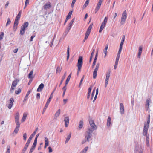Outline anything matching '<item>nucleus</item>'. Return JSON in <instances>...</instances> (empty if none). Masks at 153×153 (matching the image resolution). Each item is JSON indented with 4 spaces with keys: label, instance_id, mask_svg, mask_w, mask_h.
Segmentation results:
<instances>
[{
    "label": "nucleus",
    "instance_id": "nucleus-1",
    "mask_svg": "<svg viewBox=\"0 0 153 153\" xmlns=\"http://www.w3.org/2000/svg\"><path fill=\"white\" fill-rule=\"evenodd\" d=\"M19 81V79H16L14 80L12 82L11 88L10 90V94H12L13 93Z\"/></svg>",
    "mask_w": 153,
    "mask_h": 153
},
{
    "label": "nucleus",
    "instance_id": "nucleus-2",
    "mask_svg": "<svg viewBox=\"0 0 153 153\" xmlns=\"http://www.w3.org/2000/svg\"><path fill=\"white\" fill-rule=\"evenodd\" d=\"M93 131L92 129L91 128L89 129L88 131H86L85 134V137L87 139V141L88 142H89V139L91 138V134Z\"/></svg>",
    "mask_w": 153,
    "mask_h": 153
},
{
    "label": "nucleus",
    "instance_id": "nucleus-3",
    "mask_svg": "<svg viewBox=\"0 0 153 153\" xmlns=\"http://www.w3.org/2000/svg\"><path fill=\"white\" fill-rule=\"evenodd\" d=\"M127 19V13L126 10L123 11L122 14V17L121 19L120 24L121 25H123Z\"/></svg>",
    "mask_w": 153,
    "mask_h": 153
},
{
    "label": "nucleus",
    "instance_id": "nucleus-4",
    "mask_svg": "<svg viewBox=\"0 0 153 153\" xmlns=\"http://www.w3.org/2000/svg\"><path fill=\"white\" fill-rule=\"evenodd\" d=\"M150 115L149 114L148 115V119L147 123H145L144 126V134H146L147 130H148L150 123Z\"/></svg>",
    "mask_w": 153,
    "mask_h": 153
},
{
    "label": "nucleus",
    "instance_id": "nucleus-5",
    "mask_svg": "<svg viewBox=\"0 0 153 153\" xmlns=\"http://www.w3.org/2000/svg\"><path fill=\"white\" fill-rule=\"evenodd\" d=\"M28 22H25L23 25L21 26L20 30V34L22 35H23L25 32V29L28 26Z\"/></svg>",
    "mask_w": 153,
    "mask_h": 153
},
{
    "label": "nucleus",
    "instance_id": "nucleus-6",
    "mask_svg": "<svg viewBox=\"0 0 153 153\" xmlns=\"http://www.w3.org/2000/svg\"><path fill=\"white\" fill-rule=\"evenodd\" d=\"M92 27V24H90V25L89 26L85 34V37L84 41V42L85 41V40L87 39H88L91 32Z\"/></svg>",
    "mask_w": 153,
    "mask_h": 153
},
{
    "label": "nucleus",
    "instance_id": "nucleus-7",
    "mask_svg": "<svg viewBox=\"0 0 153 153\" xmlns=\"http://www.w3.org/2000/svg\"><path fill=\"white\" fill-rule=\"evenodd\" d=\"M82 56H79L78 60V63L77 66L78 67V71H80L81 70V68L82 67L83 61H82Z\"/></svg>",
    "mask_w": 153,
    "mask_h": 153
},
{
    "label": "nucleus",
    "instance_id": "nucleus-8",
    "mask_svg": "<svg viewBox=\"0 0 153 153\" xmlns=\"http://www.w3.org/2000/svg\"><path fill=\"white\" fill-rule=\"evenodd\" d=\"M108 20V18L106 17H105V18L104 21L102 22V24L100 26V28L99 29V32L101 33L105 27L106 25V24Z\"/></svg>",
    "mask_w": 153,
    "mask_h": 153
},
{
    "label": "nucleus",
    "instance_id": "nucleus-9",
    "mask_svg": "<svg viewBox=\"0 0 153 153\" xmlns=\"http://www.w3.org/2000/svg\"><path fill=\"white\" fill-rule=\"evenodd\" d=\"M111 71L110 70H108L106 72V78L105 80V87H106L108 84V82L109 81V78L110 76Z\"/></svg>",
    "mask_w": 153,
    "mask_h": 153
},
{
    "label": "nucleus",
    "instance_id": "nucleus-10",
    "mask_svg": "<svg viewBox=\"0 0 153 153\" xmlns=\"http://www.w3.org/2000/svg\"><path fill=\"white\" fill-rule=\"evenodd\" d=\"M99 67V63H98L96 66V68L93 73V78L95 79L97 76V71H98Z\"/></svg>",
    "mask_w": 153,
    "mask_h": 153
},
{
    "label": "nucleus",
    "instance_id": "nucleus-11",
    "mask_svg": "<svg viewBox=\"0 0 153 153\" xmlns=\"http://www.w3.org/2000/svg\"><path fill=\"white\" fill-rule=\"evenodd\" d=\"M148 130H147L146 134H144V130H143V134L144 135L146 136V144L148 146H149V138L148 135H147Z\"/></svg>",
    "mask_w": 153,
    "mask_h": 153
},
{
    "label": "nucleus",
    "instance_id": "nucleus-12",
    "mask_svg": "<svg viewBox=\"0 0 153 153\" xmlns=\"http://www.w3.org/2000/svg\"><path fill=\"white\" fill-rule=\"evenodd\" d=\"M19 113H16L15 117V120L17 124H20L19 123Z\"/></svg>",
    "mask_w": 153,
    "mask_h": 153
},
{
    "label": "nucleus",
    "instance_id": "nucleus-13",
    "mask_svg": "<svg viewBox=\"0 0 153 153\" xmlns=\"http://www.w3.org/2000/svg\"><path fill=\"white\" fill-rule=\"evenodd\" d=\"M102 1H99L98 3L97 4L95 10V13H97L99 10L102 3Z\"/></svg>",
    "mask_w": 153,
    "mask_h": 153
},
{
    "label": "nucleus",
    "instance_id": "nucleus-14",
    "mask_svg": "<svg viewBox=\"0 0 153 153\" xmlns=\"http://www.w3.org/2000/svg\"><path fill=\"white\" fill-rule=\"evenodd\" d=\"M10 103L8 105V108L9 109H10L13 105V102H14L13 98L12 97L9 100Z\"/></svg>",
    "mask_w": 153,
    "mask_h": 153
},
{
    "label": "nucleus",
    "instance_id": "nucleus-15",
    "mask_svg": "<svg viewBox=\"0 0 153 153\" xmlns=\"http://www.w3.org/2000/svg\"><path fill=\"white\" fill-rule=\"evenodd\" d=\"M120 112L121 114H123L124 113V108L123 104L121 103L120 105Z\"/></svg>",
    "mask_w": 153,
    "mask_h": 153
},
{
    "label": "nucleus",
    "instance_id": "nucleus-16",
    "mask_svg": "<svg viewBox=\"0 0 153 153\" xmlns=\"http://www.w3.org/2000/svg\"><path fill=\"white\" fill-rule=\"evenodd\" d=\"M19 20H17V19H15V20L13 27V30L14 31H16L17 29V26L19 23Z\"/></svg>",
    "mask_w": 153,
    "mask_h": 153
},
{
    "label": "nucleus",
    "instance_id": "nucleus-17",
    "mask_svg": "<svg viewBox=\"0 0 153 153\" xmlns=\"http://www.w3.org/2000/svg\"><path fill=\"white\" fill-rule=\"evenodd\" d=\"M91 127L94 128V129H96L97 128V127L96 125H95L93 120H90L89 121Z\"/></svg>",
    "mask_w": 153,
    "mask_h": 153
},
{
    "label": "nucleus",
    "instance_id": "nucleus-18",
    "mask_svg": "<svg viewBox=\"0 0 153 153\" xmlns=\"http://www.w3.org/2000/svg\"><path fill=\"white\" fill-rule=\"evenodd\" d=\"M44 87V85L43 83H41L39 86L38 88L37 91L38 92L41 91Z\"/></svg>",
    "mask_w": 153,
    "mask_h": 153
},
{
    "label": "nucleus",
    "instance_id": "nucleus-19",
    "mask_svg": "<svg viewBox=\"0 0 153 153\" xmlns=\"http://www.w3.org/2000/svg\"><path fill=\"white\" fill-rule=\"evenodd\" d=\"M69 118L68 117H65L64 119V121L65 124V126L66 127H68L69 123Z\"/></svg>",
    "mask_w": 153,
    "mask_h": 153
},
{
    "label": "nucleus",
    "instance_id": "nucleus-20",
    "mask_svg": "<svg viewBox=\"0 0 153 153\" xmlns=\"http://www.w3.org/2000/svg\"><path fill=\"white\" fill-rule=\"evenodd\" d=\"M49 145V141L47 137L45 138V146L44 148L45 149L46 147Z\"/></svg>",
    "mask_w": 153,
    "mask_h": 153
},
{
    "label": "nucleus",
    "instance_id": "nucleus-21",
    "mask_svg": "<svg viewBox=\"0 0 153 153\" xmlns=\"http://www.w3.org/2000/svg\"><path fill=\"white\" fill-rule=\"evenodd\" d=\"M142 47L141 46H140L139 48V52L138 54V57L139 58H140V57L142 51Z\"/></svg>",
    "mask_w": 153,
    "mask_h": 153
},
{
    "label": "nucleus",
    "instance_id": "nucleus-22",
    "mask_svg": "<svg viewBox=\"0 0 153 153\" xmlns=\"http://www.w3.org/2000/svg\"><path fill=\"white\" fill-rule=\"evenodd\" d=\"M151 100L149 98L147 99L146 101V106L147 107V110L149 109V103H151Z\"/></svg>",
    "mask_w": 153,
    "mask_h": 153
},
{
    "label": "nucleus",
    "instance_id": "nucleus-23",
    "mask_svg": "<svg viewBox=\"0 0 153 153\" xmlns=\"http://www.w3.org/2000/svg\"><path fill=\"white\" fill-rule=\"evenodd\" d=\"M20 124H16V126L15 128L14 129V132L16 134H17L19 130Z\"/></svg>",
    "mask_w": 153,
    "mask_h": 153
},
{
    "label": "nucleus",
    "instance_id": "nucleus-24",
    "mask_svg": "<svg viewBox=\"0 0 153 153\" xmlns=\"http://www.w3.org/2000/svg\"><path fill=\"white\" fill-rule=\"evenodd\" d=\"M107 126H110L111 124V118L110 117H108L107 121Z\"/></svg>",
    "mask_w": 153,
    "mask_h": 153
},
{
    "label": "nucleus",
    "instance_id": "nucleus-25",
    "mask_svg": "<svg viewBox=\"0 0 153 153\" xmlns=\"http://www.w3.org/2000/svg\"><path fill=\"white\" fill-rule=\"evenodd\" d=\"M27 114L26 113H24L23 114V116L21 120V121L22 122H23L25 121V120L26 119V118L27 117Z\"/></svg>",
    "mask_w": 153,
    "mask_h": 153
},
{
    "label": "nucleus",
    "instance_id": "nucleus-26",
    "mask_svg": "<svg viewBox=\"0 0 153 153\" xmlns=\"http://www.w3.org/2000/svg\"><path fill=\"white\" fill-rule=\"evenodd\" d=\"M31 90H29L28 91L23 100L24 102L27 100L28 96L31 92Z\"/></svg>",
    "mask_w": 153,
    "mask_h": 153
},
{
    "label": "nucleus",
    "instance_id": "nucleus-27",
    "mask_svg": "<svg viewBox=\"0 0 153 153\" xmlns=\"http://www.w3.org/2000/svg\"><path fill=\"white\" fill-rule=\"evenodd\" d=\"M122 50V48H119V51H118V53H117V56L116 59H119L120 57V54H121V53Z\"/></svg>",
    "mask_w": 153,
    "mask_h": 153
},
{
    "label": "nucleus",
    "instance_id": "nucleus-28",
    "mask_svg": "<svg viewBox=\"0 0 153 153\" xmlns=\"http://www.w3.org/2000/svg\"><path fill=\"white\" fill-rule=\"evenodd\" d=\"M21 13H22V11L21 10L20 11H19V12L18 14L17 15V16H16L15 19H17V20H19L20 19V18Z\"/></svg>",
    "mask_w": 153,
    "mask_h": 153
},
{
    "label": "nucleus",
    "instance_id": "nucleus-29",
    "mask_svg": "<svg viewBox=\"0 0 153 153\" xmlns=\"http://www.w3.org/2000/svg\"><path fill=\"white\" fill-rule=\"evenodd\" d=\"M74 19H73L71 20V21L70 23L69 24V26L68 28V30H69L70 29L72 25L74 22Z\"/></svg>",
    "mask_w": 153,
    "mask_h": 153
},
{
    "label": "nucleus",
    "instance_id": "nucleus-30",
    "mask_svg": "<svg viewBox=\"0 0 153 153\" xmlns=\"http://www.w3.org/2000/svg\"><path fill=\"white\" fill-rule=\"evenodd\" d=\"M51 4H50L48 3L46 4L44 6L43 8L45 9H49L51 7Z\"/></svg>",
    "mask_w": 153,
    "mask_h": 153
},
{
    "label": "nucleus",
    "instance_id": "nucleus-31",
    "mask_svg": "<svg viewBox=\"0 0 153 153\" xmlns=\"http://www.w3.org/2000/svg\"><path fill=\"white\" fill-rule=\"evenodd\" d=\"M72 11H71L69 12L68 13V15L67 16L66 18L67 20H68L70 18L71 16V15H72Z\"/></svg>",
    "mask_w": 153,
    "mask_h": 153
},
{
    "label": "nucleus",
    "instance_id": "nucleus-32",
    "mask_svg": "<svg viewBox=\"0 0 153 153\" xmlns=\"http://www.w3.org/2000/svg\"><path fill=\"white\" fill-rule=\"evenodd\" d=\"M83 120H81L79 122V129H81L83 126Z\"/></svg>",
    "mask_w": 153,
    "mask_h": 153
},
{
    "label": "nucleus",
    "instance_id": "nucleus-33",
    "mask_svg": "<svg viewBox=\"0 0 153 153\" xmlns=\"http://www.w3.org/2000/svg\"><path fill=\"white\" fill-rule=\"evenodd\" d=\"M92 89V88L90 87L88 88V92L87 98L88 99L89 98L90 94Z\"/></svg>",
    "mask_w": 153,
    "mask_h": 153
},
{
    "label": "nucleus",
    "instance_id": "nucleus-34",
    "mask_svg": "<svg viewBox=\"0 0 153 153\" xmlns=\"http://www.w3.org/2000/svg\"><path fill=\"white\" fill-rule=\"evenodd\" d=\"M33 71H31L28 75V78L29 79H32L33 78Z\"/></svg>",
    "mask_w": 153,
    "mask_h": 153
},
{
    "label": "nucleus",
    "instance_id": "nucleus-35",
    "mask_svg": "<svg viewBox=\"0 0 153 153\" xmlns=\"http://www.w3.org/2000/svg\"><path fill=\"white\" fill-rule=\"evenodd\" d=\"M119 60V59H116L115 64V65H114V69H116L117 68V66L118 65Z\"/></svg>",
    "mask_w": 153,
    "mask_h": 153
},
{
    "label": "nucleus",
    "instance_id": "nucleus-36",
    "mask_svg": "<svg viewBox=\"0 0 153 153\" xmlns=\"http://www.w3.org/2000/svg\"><path fill=\"white\" fill-rule=\"evenodd\" d=\"M94 52H95V50L94 49L93 50L92 52L90 58V60H89L90 62H91V61L92 59V58L94 56Z\"/></svg>",
    "mask_w": 153,
    "mask_h": 153
},
{
    "label": "nucleus",
    "instance_id": "nucleus-37",
    "mask_svg": "<svg viewBox=\"0 0 153 153\" xmlns=\"http://www.w3.org/2000/svg\"><path fill=\"white\" fill-rule=\"evenodd\" d=\"M69 50H70L69 47L68 46L67 48V61L68 60V59L69 58V56H70Z\"/></svg>",
    "mask_w": 153,
    "mask_h": 153
},
{
    "label": "nucleus",
    "instance_id": "nucleus-38",
    "mask_svg": "<svg viewBox=\"0 0 153 153\" xmlns=\"http://www.w3.org/2000/svg\"><path fill=\"white\" fill-rule=\"evenodd\" d=\"M89 3V1H86L85 2V3L84 4L83 6V8H85L88 5Z\"/></svg>",
    "mask_w": 153,
    "mask_h": 153
},
{
    "label": "nucleus",
    "instance_id": "nucleus-39",
    "mask_svg": "<svg viewBox=\"0 0 153 153\" xmlns=\"http://www.w3.org/2000/svg\"><path fill=\"white\" fill-rule=\"evenodd\" d=\"M21 92V90L20 88H19L17 90L15 91V93L16 94L18 95Z\"/></svg>",
    "mask_w": 153,
    "mask_h": 153
},
{
    "label": "nucleus",
    "instance_id": "nucleus-40",
    "mask_svg": "<svg viewBox=\"0 0 153 153\" xmlns=\"http://www.w3.org/2000/svg\"><path fill=\"white\" fill-rule=\"evenodd\" d=\"M60 109H59L58 110V111H56V113L55 114V116H56V117H58L60 115Z\"/></svg>",
    "mask_w": 153,
    "mask_h": 153
},
{
    "label": "nucleus",
    "instance_id": "nucleus-41",
    "mask_svg": "<svg viewBox=\"0 0 153 153\" xmlns=\"http://www.w3.org/2000/svg\"><path fill=\"white\" fill-rule=\"evenodd\" d=\"M98 88H97V89H96V94H95V96L94 97V100H93V102H94V101L96 100V98H97V95L98 94Z\"/></svg>",
    "mask_w": 153,
    "mask_h": 153
},
{
    "label": "nucleus",
    "instance_id": "nucleus-42",
    "mask_svg": "<svg viewBox=\"0 0 153 153\" xmlns=\"http://www.w3.org/2000/svg\"><path fill=\"white\" fill-rule=\"evenodd\" d=\"M71 134L70 133L68 136V137H67L66 139V140L65 141V143H67L68 141H69V139H70V138H71Z\"/></svg>",
    "mask_w": 153,
    "mask_h": 153
},
{
    "label": "nucleus",
    "instance_id": "nucleus-43",
    "mask_svg": "<svg viewBox=\"0 0 153 153\" xmlns=\"http://www.w3.org/2000/svg\"><path fill=\"white\" fill-rule=\"evenodd\" d=\"M88 147L87 146L85 147V149L83 150L80 153H86V151L88 150Z\"/></svg>",
    "mask_w": 153,
    "mask_h": 153
},
{
    "label": "nucleus",
    "instance_id": "nucleus-44",
    "mask_svg": "<svg viewBox=\"0 0 153 153\" xmlns=\"http://www.w3.org/2000/svg\"><path fill=\"white\" fill-rule=\"evenodd\" d=\"M61 68H60L58 66L57 67L56 70V73H57L58 72L60 73L61 71Z\"/></svg>",
    "mask_w": 153,
    "mask_h": 153
},
{
    "label": "nucleus",
    "instance_id": "nucleus-45",
    "mask_svg": "<svg viewBox=\"0 0 153 153\" xmlns=\"http://www.w3.org/2000/svg\"><path fill=\"white\" fill-rule=\"evenodd\" d=\"M28 146L29 145L27 144L26 143L25 145V146L24 147V148L23 149L22 151L25 152L27 149Z\"/></svg>",
    "mask_w": 153,
    "mask_h": 153
},
{
    "label": "nucleus",
    "instance_id": "nucleus-46",
    "mask_svg": "<svg viewBox=\"0 0 153 153\" xmlns=\"http://www.w3.org/2000/svg\"><path fill=\"white\" fill-rule=\"evenodd\" d=\"M11 21L10 20V18H8L7 22L6 24V26H7L8 25H9L10 24V23H11Z\"/></svg>",
    "mask_w": 153,
    "mask_h": 153
},
{
    "label": "nucleus",
    "instance_id": "nucleus-47",
    "mask_svg": "<svg viewBox=\"0 0 153 153\" xmlns=\"http://www.w3.org/2000/svg\"><path fill=\"white\" fill-rule=\"evenodd\" d=\"M10 146H7V150L6 153H10Z\"/></svg>",
    "mask_w": 153,
    "mask_h": 153
},
{
    "label": "nucleus",
    "instance_id": "nucleus-48",
    "mask_svg": "<svg viewBox=\"0 0 153 153\" xmlns=\"http://www.w3.org/2000/svg\"><path fill=\"white\" fill-rule=\"evenodd\" d=\"M65 74H64V76H63L62 79V80L60 82V85H59L60 86L61 84H62V83L63 81H64V79H65Z\"/></svg>",
    "mask_w": 153,
    "mask_h": 153
},
{
    "label": "nucleus",
    "instance_id": "nucleus-49",
    "mask_svg": "<svg viewBox=\"0 0 153 153\" xmlns=\"http://www.w3.org/2000/svg\"><path fill=\"white\" fill-rule=\"evenodd\" d=\"M4 32H1V34L0 35V40H1L4 37Z\"/></svg>",
    "mask_w": 153,
    "mask_h": 153
},
{
    "label": "nucleus",
    "instance_id": "nucleus-50",
    "mask_svg": "<svg viewBox=\"0 0 153 153\" xmlns=\"http://www.w3.org/2000/svg\"><path fill=\"white\" fill-rule=\"evenodd\" d=\"M70 78H69V77H68L67 78V79L66 81V82H65V85H67L68 84L69 81H70Z\"/></svg>",
    "mask_w": 153,
    "mask_h": 153
},
{
    "label": "nucleus",
    "instance_id": "nucleus-51",
    "mask_svg": "<svg viewBox=\"0 0 153 153\" xmlns=\"http://www.w3.org/2000/svg\"><path fill=\"white\" fill-rule=\"evenodd\" d=\"M29 1H26L25 4V6L24 7V9L25 8V7L29 4Z\"/></svg>",
    "mask_w": 153,
    "mask_h": 153
},
{
    "label": "nucleus",
    "instance_id": "nucleus-52",
    "mask_svg": "<svg viewBox=\"0 0 153 153\" xmlns=\"http://www.w3.org/2000/svg\"><path fill=\"white\" fill-rule=\"evenodd\" d=\"M23 137L24 140L25 141L26 140V138H27V134H26V133H24V134H23Z\"/></svg>",
    "mask_w": 153,
    "mask_h": 153
},
{
    "label": "nucleus",
    "instance_id": "nucleus-53",
    "mask_svg": "<svg viewBox=\"0 0 153 153\" xmlns=\"http://www.w3.org/2000/svg\"><path fill=\"white\" fill-rule=\"evenodd\" d=\"M125 36L124 35H123L122 37V39L121 41V42L124 43V40H125Z\"/></svg>",
    "mask_w": 153,
    "mask_h": 153
},
{
    "label": "nucleus",
    "instance_id": "nucleus-54",
    "mask_svg": "<svg viewBox=\"0 0 153 153\" xmlns=\"http://www.w3.org/2000/svg\"><path fill=\"white\" fill-rule=\"evenodd\" d=\"M97 52L96 53V56L95 57V58L93 62H96V61H97Z\"/></svg>",
    "mask_w": 153,
    "mask_h": 153
},
{
    "label": "nucleus",
    "instance_id": "nucleus-55",
    "mask_svg": "<svg viewBox=\"0 0 153 153\" xmlns=\"http://www.w3.org/2000/svg\"><path fill=\"white\" fill-rule=\"evenodd\" d=\"M103 53H104L105 54V56H104V57H105L106 55H107V50H103Z\"/></svg>",
    "mask_w": 153,
    "mask_h": 153
},
{
    "label": "nucleus",
    "instance_id": "nucleus-56",
    "mask_svg": "<svg viewBox=\"0 0 153 153\" xmlns=\"http://www.w3.org/2000/svg\"><path fill=\"white\" fill-rule=\"evenodd\" d=\"M75 2H76V1H72V3L71 4V6L72 8H73L74 7V4L75 3Z\"/></svg>",
    "mask_w": 153,
    "mask_h": 153
},
{
    "label": "nucleus",
    "instance_id": "nucleus-57",
    "mask_svg": "<svg viewBox=\"0 0 153 153\" xmlns=\"http://www.w3.org/2000/svg\"><path fill=\"white\" fill-rule=\"evenodd\" d=\"M84 76L81 78V80H80V83L79 84V86H80V85H81V84H82V82L83 81V79H84Z\"/></svg>",
    "mask_w": 153,
    "mask_h": 153
},
{
    "label": "nucleus",
    "instance_id": "nucleus-58",
    "mask_svg": "<svg viewBox=\"0 0 153 153\" xmlns=\"http://www.w3.org/2000/svg\"><path fill=\"white\" fill-rule=\"evenodd\" d=\"M48 149H49V153H51L52 152V150L51 148L49 146L48 147Z\"/></svg>",
    "mask_w": 153,
    "mask_h": 153
},
{
    "label": "nucleus",
    "instance_id": "nucleus-59",
    "mask_svg": "<svg viewBox=\"0 0 153 153\" xmlns=\"http://www.w3.org/2000/svg\"><path fill=\"white\" fill-rule=\"evenodd\" d=\"M37 143V140H35L33 143V145L35 146H36V144Z\"/></svg>",
    "mask_w": 153,
    "mask_h": 153
},
{
    "label": "nucleus",
    "instance_id": "nucleus-60",
    "mask_svg": "<svg viewBox=\"0 0 153 153\" xmlns=\"http://www.w3.org/2000/svg\"><path fill=\"white\" fill-rule=\"evenodd\" d=\"M36 98L37 99H39L40 98V94L38 93L36 94Z\"/></svg>",
    "mask_w": 153,
    "mask_h": 153
},
{
    "label": "nucleus",
    "instance_id": "nucleus-61",
    "mask_svg": "<svg viewBox=\"0 0 153 153\" xmlns=\"http://www.w3.org/2000/svg\"><path fill=\"white\" fill-rule=\"evenodd\" d=\"M34 150V149L32 148H31L30 150L29 153H32Z\"/></svg>",
    "mask_w": 153,
    "mask_h": 153
},
{
    "label": "nucleus",
    "instance_id": "nucleus-62",
    "mask_svg": "<svg viewBox=\"0 0 153 153\" xmlns=\"http://www.w3.org/2000/svg\"><path fill=\"white\" fill-rule=\"evenodd\" d=\"M35 37V36H32L30 38V41H33V38Z\"/></svg>",
    "mask_w": 153,
    "mask_h": 153
},
{
    "label": "nucleus",
    "instance_id": "nucleus-63",
    "mask_svg": "<svg viewBox=\"0 0 153 153\" xmlns=\"http://www.w3.org/2000/svg\"><path fill=\"white\" fill-rule=\"evenodd\" d=\"M63 101L64 102V104H65L67 101V99H64Z\"/></svg>",
    "mask_w": 153,
    "mask_h": 153
},
{
    "label": "nucleus",
    "instance_id": "nucleus-64",
    "mask_svg": "<svg viewBox=\"0 0 153 153\" xmlns=\"http://www.w3.org/2000/svg\"><path fill=\"white\" fill-rule=\"evenodd\" d=\"M18 51V49H17V48L16 49L13 50V52L14 53H16Z\"/></svg>",
    "mask_w": 153,
    "mask_h": 153
}]
</instances>
